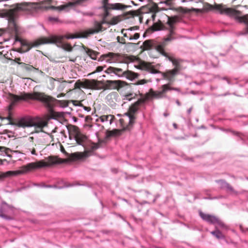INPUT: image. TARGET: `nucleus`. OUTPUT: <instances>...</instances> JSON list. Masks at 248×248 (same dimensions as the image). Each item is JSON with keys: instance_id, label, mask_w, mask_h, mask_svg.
<instances>
[{"instance_id": "obj_1", "label": "nucleus", "mask_w": 248, "mask_h": 248, "mask_svg": "<svg viewBox=\"0 0 248 248\" xmlns=\"http://www.w3.org/2000/svg\"><path fill=\"white\" fill-rule=\"evenodd\" d=\"M179 20V17L177 16L173 17H168V19L165 29L167 32L166 36L164 38L162 42L158 46H156V50L159 52L162 55L168 58L171 62L173 65L175 66L174 68H178V72L180 70L179 62L178 60L173 59L170 57L164 50V48L167 46L170 42L176 39L175 36L176 32L175 31V28L174 26Z\"/></svg>"}, {"instance_id": "obj_2", "label": "nucleus", "mask_w": 248, "mask_h": 248, "mask_svg": "<svg viewBox=\"0 0 248 248\" xmlns=\"http://www.w3.org/2000/svg\"><path fill=\"white\" fill-rule=\"evenodd\" d=\"M214 8L217 10L220 14H224L233 17L239 23L245 24L246 27L245 32L243 34H248V15L240 16L241 12L239 11L227 8L222 4H215Z\"/></svg>"}, {"instance_id": "obj_3", "label": "nucleus", "mask_w": 248, "mask_h": 248, "mask_svg": "<svg viewBox=\"0 0 248 248\" xmlns=\"http://www.w3.org/2000/svg\"><path fill=\"white\" fill-rule=\"evenodd\" d=\"M31 96L32 100L35 99L42 102L51 116V118L54 119V117L55 116V112L53 109L55 107L54 102L62 103V101L57 100L50 96L45 94L44 93L39 92L32 93Z\"/></svg>"}, {"instance_id": "obj_4", "label": "nucleus", "mask_w": 248, "mask_h": 248, "mask_svg": "<svg viewBox=\"0 0 248 248\" xmlns=\"http://www.w3.org/2000/svg\"><path fill=\"white\" fill-rule=\"evenodd\" d=\"M89 0H76L74 1V4L76 5H82ZM108 1L109 0H102V6L101 8L104 11L103 15L104 19L109 16V10L124 11L130 7L129 6L121 3H110Z\"/></svg>"}, {"instance_id": "obj_5", "label": "nucleus", "mask_w": 248, "mask_h": 248, "mask_svg": "<svg viewBox=\"0 0 248 248\" xmlns=\"http://www.w3.org/2000/svg\"><path fill=\"white\" fill-rule=\"evenodd\" d=\"M66 39H75V38H86V36H80V35H68L65 36H52L48 38H42L37 40L34 42H32V47H36L39 45L45 44H56L58 45H62V40L64 38Z\"/></svg>"}, {"instance_id": "obj_6", "label": "nucleus", "mask_w": 248, "mask_h": 248, "mask_svg": "<svg viewBox=\"0 0 248 248\" xmlns=\"http://www.w3.org/2000/svg\"><path fill=\"white\" fill-rule=\"evenodd\" d=\"M161 89V90L157 91H155L152 89H151L149 92V96L151 98L155 99H161L163 98L170 99V97L166 94L167 92L171 90L177 92L180 91L179 88L170 87V83L162 85Z\"/></svg>"}, {"instance_id": "obj_7", "label": "nucleus", "mask_w": 248, "mask_h": 248, "mask_svg": "<svg viewBox=\"0 0 248 248\" xmlns=\"http://www.w3.org/2000/svg\"><path fill=\"white\" fill-rule=\"evenodd\" d=\"M99 144L92 142L89 140L87 142L86 146H84V152H77L72 154V157L74 159H80L87 157L90 155V154L99 148Z\"/></svg>"}, {"instance_id": "obj_8", "label": "nucleus", "mask_w": 248, "mask_h": 248, "mask_svg": "<svg viewBox=\"0 0 248 248\" xmlns=\"http://www.w3.org/2000/svg\"><path fill=\"white\" fill-rule=\"evenodd\" d=\"M71 133L69 136V138L72 140L73 138L76 143L79 145L86 146L87 142L89 139L88 137L83 133H82L79 129L77 126H73L71 129Z\"/></svg>"}, {"instance_id": "obj_9", "label": "nucleus", "mask_w": 248, "mask_h": 248, "mask_svg": "<svg viewBox=\"0 0 248 248\" xmlns=\"http://www.w3.org/2000/svg\"><path fill=\"white\" fill-rule=\"evenodd\" d=\"M8 99L10 103L8 106V110L10 111L13 109L16 103L19 101H27L31 99V93L23 92L20 93L19 95H15L12 93H9Z\"/></svg>"}, {"instance_id": "obj_10", "label": "nucleus", "mask_w": 248, "mask_h": 248, "mask_svg": "<svg viewBox=\"0 0 248 248\" xmlns=\"http://www.w3.org/2000/svg\"><path fill=\"white\" fill-rule=\"evenodd\" d=\"M144 100L143 99H139L129 107L128 111L124 114L129 119V125L125 129V130H129V126H132L134 124V120L135 119L134 114L138 110L139 106L140 104L144 103Z\"/></svg>"}, {"instance_id": "obj_11", "label": "nucleus", "mask_w": 248, "mask_h": 248, "mask_svg": "<svg viewBox=\"0 0 248 248\" xmlns=\"http://www.w3.org/2000/svg\"><path fill=\"white\" fill-rule=\"evenodd\" d=\"M7 120L9 121V123L7 124L16 125L18 127H31V117L27 116L21 118L19 120L17 123H14L12 122V118L10 116L7 117H2L1 120Z\"/></svg>"}, {"instance_id": "obj_12", "label": "nucleus", "mask_w": 248, "mask_h": 248, "mask_svg": "<svg viewBox=\"0 0 248 248\" xmlns=\"http://www.w3.org/2000/svg\"><path fill=\"white\" fill-rule=\"evenodd\" d=\"M60 162L59 161L58 158L50 157L48 158V163H46L42 160L34 163L32 162V169L47 167L51 165L58 164Z\"/></svg>"}, {"instance_id": "obj_13", "label": "nucleus", "mask_w": 248, "mask_h": 248, "mask_svg": "<svg viewBox=\"0 0 248 248\" xmlns=\"http://www.w3.org/2000/svg\"><path fill=\"white\" fill-rule=\"evenodd\" d=\"M215 182L219 185L221 189H225L227 192L233 193L236 195L238 194V192L225 180L220 179L216 180Z\"/></svg>"}, {"instance_id": "obj_14", "label": "nucleus", "mask_w": 248, "mask_h": 248, "mask_svg": "<svg viewBox=\"0 0 248 248\" xmlns=\"http://www.w3.org/2000/svg\"><path fill=\"white\" fill-rule=\"evenodd\" d=\"M127 85L126 82L121 80H107L106 85L111 89H117Z\"/></svg>"}, {"instance_id": "obj_15", "label": "nucleus", "mask_w": 248, "mask_h": 248, "mask_svg": "<svg viewBox=\"0 0 248 248\" xmlns=\"http://www.w3.org/2000/svg\"><path fill=\"white\" fill-rule=\"evenodd\" d=\"M205 221L214 224L215 226H217V229L227 230L228 227L223 222L218 219V218H202Z\"/></svg>"}, {"instance_id": "obj_16", "label": "nucleus", "mask_w": 248, "mask_h": 248, "mask_svg": "<svg viewBox=\"0 0 248 248\" xmlns=\"http://www.w3.org/2000/svg\"><path fill=\"white\" fill-rule=\"evenodd\" d=\"M119 95L115 92H111L106 97V100L108 104L112 107H115L116 105V102L118 101Z\"/></svg>"}, {"instance_id": "obj_17", "label": "nucleus", "mask_w": 248, "mask_h": 248, "mask_svg": "<svg viewBox=\"0 0 248 248\" xmlns=\"http://www.w3.org/2000/svg\"><path fill=\"white\" fill-rule=\"evenodd\" d=\"M32 128H33L34 130H32V134L34 133H38L42 132L43 128L46 125V123L42 120H39L35 122L33 121L32 119Z\"/></svg>"}, {"instance_id": "obj_18", "label": "nucleus", "mask_w": 248, "mask_h": 248, "mask_svg": "<svg viewBox=\"0 0 248 248\" xmlns=\"http://www.w3.org/2000/svg\"><path fill=\"white\" fill-rule=\"evenodd\" d=\"M31 170V163H28L27 165L23 166L18 170L12 171V175L13 176H16L20 174H25L27 173Z\"/></svg>"}, {"instance_id": "obj_19", "label": "nucleus", "mask_w": 248, "mask_h": 248, "mask_svg": "<svg viewBox=\"0 0 248 248\" xmlns=\"http://www.w3.org/2000/svg\"><path fill=\"white\" fill-rule=\"evenodd\" d=\"M102 24L96 22L94 25V28H91L86 30L85 31V36L86 37L91 35L97 33L102 31Z\"/></svg>"}, {"instance_id": "obj_20", "label": "nucleus", "mask_w": 248, "mask_h": 248, "mask_svg": "<svg viewBox=\"0 0 248 248\" xmlns=\"http://www.w3.org/2000/svg\"><path fill=\"white\" fill-rule=\"evenodd\" d=\"M32 81H34L36 83L40 82L41 79L43 77V72L39 70L32 66Z\"/></svg>"}, {"instance_id": "obj_21", "label": "nucleus", "mask_w": 248, "mask_h": 248, "mask_svg": "<svg viewBox=\"0 0 248 248\" xmlns=\"http://www.w3.org/2000/svg\"><path fill=\"white\" fill-rule=\"evenodd\" d=\"M178 73V68H174L172 70H169L166 71L165 73H163L162 75L164 78H166L167 80H168L170 82H173L174 77Z\"/></svg>"}, {"instance_id": "obj_22", "label": "nucleus", "mask_w": 248, "mask_h": 248, "mask_svg": "<svg viewBox=\"0 0 248 248\" xmlns=\"http://www.w3.org/2000/svg\"><path fill=\"white\" fill-rule=\"evenodd\" d=\"M124 71L122 68H115L113 67H109L107 69L108 73H114L119 78L124 77Z\"/></svg>"}, {"instance_id": "obj_23", "label": "nucleus", "mask_w": 248, "mask_h": 248, "mask_svg": "<svg viewBox=\"0 0 248 248\" xmlns=\"http://www.w3.org/2000/svg\"><path fill=\"white\" fill-rule=\"evenodd\" d=\"M162 42V41L157 45H155V43L152 40H146L143 42L142 47L145 50H149L153 48H155L156 50V46L159 45Z\"/></svg>"}, {"instance_id": "obj_24", "label": "nucleus", "mask_w": 248, "mask_h": 248, "mask_svg": "<svg viewBox=\"0 0 248 248\" xmlns=\"http://www.w3.org/2000/svg\"><path fill=\"white\" fill-rule=\"evenodd\" d=\"M20 44L21 47L19 50L20 53L28 52L31 48V44L25 40H24Z\"/></svg>"}, {"instance_id": "obj_25", "label": "nucleus", "mask_w": 248, "mask_h": 248, "mask_svg": "<svg viewBox=\"0 0 248 248\" xmlns=\"http://www.w3.org/2000/svg\"><path fill=\"white\" fill-rule=\"evenodd\" d=\"M138 74L129 70H125L124 77L130 80H133L136 78H138Z\"/></svg>"}, {"instance_id": "obj_26", "label": "nucleus", "mask_w": 248, "mask_h": 248, "mask_svg": "<svg viewBox=\"0 0 248 248\" xmlns=\"http://www.w3.org/2000/svg\"><path fill=\"white\" fill-rule=\"evenodd\" d=\"M193 0H164L159 2V4H165L167 5L170 6L176 1H180L182 3L192 1Z\"/></svg>"}, {"instance_id": "obj_27", "label": "nucleus", "mask_w": 248, "mask_h": 248, "mask_svg": "<svg viewBox=\"0 0 248 248\" xmlns=\"http://www.w3.org/2000/svg\"><path fill=\"white\" fill-rule=\"evenodd\" d=\"M211 233L218 239H222L225 237L222 233L217 229V225L216 226V230L211 232Z\"/></svg>"}, {"instance_id": "obj_28", "label": "nucleus", "mask_w": 248, "mask_h": 248, "mask_svg": "<svg viewBox=\"0 0 248 248\" xmlns=\"http://www.w3.org/2000/svg\"><path fill=\"white\" fill-rule=\"evenodd\" d=\"M8 207V205L5 202H2L0 209V217H7L4 210Z\"/></svg>"}, {"instance_id": "obj_29", "label": "nucleus", "mask_w": 248, "mask_h": 248, "mask_svg": "<svg viewBox=\"0 0 248 248\" xmlns=\"http://www.w3.org/2000/svg\"><path fill=\"white\" fill-rule=\"evenodd\" d=\"M135 94L133 93H128L123 96V100L124 101V103H125L126 101H130L133 99L135 98Z\"/></svg>"}, {"instance_id": "obj_30", "label": "nucleus", "mask_w": 248, "mask_h": 248, "mask_svg": "<svg viewBox=\"0 0 248 248\" xmlns=\"http://www.w3.org/2000/svg\"><path fill=\"white\" fill-rule=\"evenodd\" d=\"M145 69L150 73L152 74H155L160 73V72L154 68L150 65H146L145 66Z\"/></svg>"}, {"instance_id": "obj_31", "label": "nucleus", "mask_w": 248, "mask_h": 248, "mask_svg": "<svg viewBox=\"0 0 248 248\" xmlns=\"http://www.w3.org/2000/svg\"><path fill=\"white\" fill-rule=\"evenodd\" d=\"M12 171H7L5 172H3L0 174V179H3L5 178L10 177L12 176Z\"/></svg>"}, {"instance_id": "obj_32", "label": "nucleus", "mask_w": 248, "mask_h": 248, "mask_svg": "<svg viewBox=\"0 0 248 248\" xmlns=\"http://www.w3.org/2000/svg\"><path fill=\"white\" fill-rule=\"evenodd\" d=\"M87 54L91 57V58L93 60H96V53L94 51L88 49L86 51Z\"/></svg>"}, {"instance_id": "obj_33", "label": "nucleus", "mask_w": 248, "mask_h": 248, "mask_svg": "<svg viewBox=\"0 0 248 248\" xmlns=\"http://www.w3.org/2000/svg\"><path fill=\"white\" fill-rule=\"evenodd\" d=\"M16 192L21 191L23 194L30 193V187H23L16 190Z\"/></svg>"}, {"instance_id": "obj_34", "label": "nucleus", "mask_w": 248, "mask_h": 248, "mask_svg": "<svg viewBox=\"0 0 248 248\" xmlns=\"http://www.w3.org/2000/svg\"><path fill=\"white\" fill-rule=\"evenodd\" d=\"M75 88L76 89H80L81 88H85L84 83L80 80H78L74 85Z\"/></svg>"}, {"instance_id": "obj_35", "label": "nucleus", "mask_w": 248, "mask_h": 248, "mask_svg": "<svg viewBox=\"0 0 248 248\" xmlns=\"http://www.w3.org/2000/svg\"><path fill=\"white\" fill-rule=\"evenodd\" d=\"M74 186V185H70L66 186H65L57 187L55 185H46V186H45V187H47V188H58V189H62V188H64V187H68L72 186Z\"/></svg>"}, {"instance_id": "obj_36", "label": "nucleus", "mask_w": 248, "mask_h": 248, "mask_svg": "<svg viewBox=\"0 0 248 248\" xmlns=\"http://www.w3.org/2000/svg\"><path fill=\"white\" fill-rule=\"evenodd\" d=\"M109 118H112V115H102L100 117V119L101 122H108V120Z\"/></svg>"}, {"instance_id": "obj_37", "label": "nucleus", "mask_w": 248, "mask_h": 248, "mask_svg": "<svg viewBox=\"0 0 248 248\" xmlns=\"http://www.w3.org/2000/svg\"><path fill=\"white\" fill-rule=\"evenodd\" d=\"M119 54H116L112 52H109L108 54L104 55L105 57H110L111 58H117L119 56Z\"/></svg>"}, {"instance_id": "obj_38", "label": "nucleus", "mask_w": 248, "mask_h": 248, "mask_svg": "<svg viewBox=\"0 0 248 248\" xmlns=\"http://www.w3.org/2000/svg\"><path fill=\"white\" fill-rule=\"evenodd\" d=\"M22 82L25 84V85H28V87L31 85V78H23L22 79Z\"/></svg>"}, {"instance_id": "obj_39", "label": "nucleus", "mask_w": 248, "mask_h": 248, "mask_svg": "<svg viewBox=\"0 0 248 248\" xmlns=\"http://www.w3.org/2000/svg\"><path fill=\"white\" fill-rule=\"evenodd\" d=\"M76 106H80L83 108L87 112H89L91 111V108L90 107H87L84 106L81 103L79 102L78 105H75Z\"/></svg>"}, {"instance_id": "obj_40", "label": "nucleus", "mask_w": 248, "mask_h": 248, "mask_svg": "<svg viewBox=\"0 0 248 248\" xmlns=\"http://www.w3.org/2000/svg\"><path fill=\"white\" fill-rule=\"evenodd\" d=\"M63 48L68 51H71L72 50V47L70 45L68 44H64L63 45Z\"/></svg>"}, {"instance_id": "obj_41", "label": "nucleus", "mask_w": 248, "mask_h": 248, "mask_svg": "<svg viewBox=\"0 0 248 248\" xmlns=\"http://www.w3.org/2000/svg\"><path fill=\"white\" fill-rule=\"evenodd\" d=\"M48 20L52 22H57L59 21V19L57 17L49 16L48 17Z\"/></svg>"}, {"instance_id": "obj_42", "label": "nucleus", "mask_w": 248, "mask_h": 248, "mask_svg": "<svg viewBox=\"0 0 248 248\" xmlns=\"http://www.w3.org/2000/svg\"><path fill=\"white\" fill-rule=\"evenodd\" d=\"M65 87V84L64 83H61L60 84L59 87H58V91L59 92L62 91L64 88Z\"/></svg>"}, {"instance_id": "obj_43", "label": "nucleus", "mask_w": 248, "mask_h": 248, "mask_svg": "<svg viewBox=\"0 0 248 248\" xmlns=\"http://www.w3.org/2000/svg\"><path fill=\"white\" fill-rule=\"evenodd\" d=\"M8 13L3 10H0V17L3 18L7 16Z\"/></svg>"}, {"instance_id": "obj_44", "label": "nucleus", "mask_w": 248, "mask_h": 248, "mask_svg": "<svg viewBox=\"0 0 248 248\" xmlns=\"http://www.w3.org/2000/svg\"><path fill=\"white\" fill-rule=\"evenodd\" d=\"M199 215L200 217H215L214 216L211 215H206L203 213L201 211H199Z\"/></svg>"}, {"instance_id": "obj_45", "label": "nucleus", "mask_w": 248, "mask_h": 248, "mask_svg": "<svg viewBox=\"0 0 248 248\" xmlns=\"http://www.w3.org/2000/svg\"><path fill=\"white\" fill-rule=\"evenodd\" d=\"M118 23V19L116 17H114L110 21L111 25H115Z\"/></svg>"}, {"instance_id": "obj_46", "label": "nucleus", "mask_w": 248, "mask_h": 248, "mask_svg": "<svg viewBox=\"0 0 248 248\" xmlns=\"http://www.w3.org/2000/svg\"><path fill=\"white\" fill-rule=\"evenodd\" d=\"M67 7H68V5H61L60 7H56V8L59 9V11H62V10H64L65 9H66Z\"/></svg>"}, {"instance_id": "obj_47", "label": "nucleus", "mask_w": 248, "mask_h": 248, "mask_svg": "<svg viewBox=\"0 0 248 248\" xmlns=\"http://www.w3.org/2000/svg\"><path fill=\"white\" fill-rule=\"evenodd\" d=\"M103 70V67L102 66H98L96 67L95 71L94 73H98L101 72Z\"/></svg>"}, {"instance_id": "obj_48", "label": "nucleus", "mask_w": 248, "mask_h": 248, "mask_svg": "<svg viewBox=\"0 0 248 248\" xmlns=\"http://www.w3.org/2000/svg\"><path fill=\"white\" fill-rule=\"evenodd\" d=\"M132 37L133 39H134V40H137L139 38L140 34L138 33H136L134 34V35Z\"/></svg>"}, {"instance_id": "obj_49", "label": "nucleus", "mask_w": 248, "mask_h": 248, "mask_svg": "<svg viewBox=\"0 0 248 248\" xmlns=\"http://www.w3.org/2000/svg\"><path fill=\"white\" fill-rule=\"evenodd\" d=\"M145 83H146V81L145 80H144V79L140 80L138 82V84L142 85V84H144Z\"/></svg>"}, {"instance_id": "obj_50", "label": "nucleus", "mask_w": 248, "mask_h": 248, "mask_svg": "<svg viewBox=\"0 0 248 248\" xmlns=\"http://www.w3.org/2000/svg\"><path fill=\"white\" fill-rule=\"evenodd\" d=\"M83 15L84 16H93V14L92 12H86V13H83Z\"/></svg>"}, {"instance_id": "obj_51", "label": "nucleus", "mask_w": 248, "mask_h": 248, "mask_svg": "<svg viewBox=\"0 0 248 248\" xmlns=\"http://www.w3.org/2000/svg\"><path fill=\"white\" fill-rule=\"evenodd\" d=\"M24 40H22L21 39L19 38L18 36H16L15 37V41L16 42H19L20 44L21 42H22Z\"/></svg>"}, {"instance_id": "obj_52", "label": "nucleus", "mask_w": 248, "mask_h": 248, "mask_svg": "<svg viewBox=\"0 0 248 248\" xmlns=\"http://www.w3.org/2000/svg\"><path fill=\"white\" fill-rule=\"evenodd\" d=\"M114 118V117L113 115H112L111 119V118H109L108 119V121L109 122V123L110 124H112Z\"/></svg>"}, {"instance_id": "obj_53", "label": "nucleus", "mask_w": 248, "mask_h": 248, "mask_svg": "<svg viewBox=\"0 0 248 248\" xmlns=\"http://www.w3.org/2000/svg\"><path fill=\"white\" fill-rule=\"evenodd\" d=\"M137 176H135V175H129V176H126L125 177V179H131V178H135Z\"/></svg>"}, {"instance_id": "obj_54", "label": "nucleus", "mask_w": 248, "mask_h": 248, "mask_svg": "<svg viewBox=\"0 0 248 248\" xmlns=\"http://www.w3.org/2000/svg\"><path fill=\"white\" fill-rule=\"evenodd\" d=\"M65 96V94H64V93H61V94H60L58 95L57 96V98H61V97H63V96Z\"/></svg>"}, {"instance_id": "obj_55", "label": "nucleus", "mask_w": 248, "mask_h": 248, "mask_svg": "<svg viewBox=\"0 0 248 248\" xmlns=\"http://www.w3.org/2000/svg\"><path fill=\"white\" fill-rule=\"evenodd\" d=\"M192 109V107H191V108H190L187 110V112L188 114H190L191 112V110Z\"/></svg>"}, {"instance_id": "obj_56", "label": "nucleus", "mask_w": 248, "mask_h": 248, "mask_svg": "<svg viewBox=\"0 0 248 248\" xmlns=\"http://www.w3.org/2000/svg\"><path fill=\"white\" fill-rule=\"evenodd\" d=\"M176 103L179 106H180L181 105V103L178 100H176Z\"/></svg>"}, {"instance_id": "obj_57", "label": "nucleus", "mask_w": 248, "mask_h": 248, "mask_svg": "<svg viewBox=\"0 0 248 248\" xmlns=\"http://www.w3.org/2000/svg\"><path fill=\"white\" fill-rule=\"evenodd\" d=\"M172 125H173V127H174V128L175 129H177V125L176 124L173 123Z\"/></svg>"}, {"instance_id": "obj_58", "label": "nucleus", "mask_w": 248, "mask_h": 248, "mask_svg": "<svg viewBox=\"0 0 248 248\" xmlns=\"http://www.w3.org/2000/svg\"><path fill=\"white\" fill-rule=\"evenodd\" d=\"M118 130L117 129L114 130V131H112V133H113L112 135L116 134V132H118Z\"/></svg>"}, {"instance_id": "obj_59", "label": "nucleus", "mask_w": 248, "mask_h": 248, "mask_svg": "<svg viewBox=\"0 0 248 248\" xmlns=\"http://www.w3.org/2000/svg\"><path fill=\"white\" fill-rule=\"evenodd\" d=\"M32 155H36L35 151L34 149H32Z\"/></svg>"}, {"instance_id": "obj_60", "label": "nucleus", "mask_w": 248, "mask_h": 248, "mask_svg": "<svg viewBox=\"0 0 248 248\" xmlns=\"http://www.w3.org/2000/svg\"><path fill=\"white\" fill-rule=\"evenodd\" d=\"M163 115L165 117H167L169 115V114L167 113H164Z\"/></svg>"}, {"instance_id": "obj_61", "label": "nucleus", "mask_w": 248, "mask_h": 248, "mask_svg": "<svg viewBox=\"0 0 248 248\" xmlns=\"http://www.w3.org/2000/svg\"><path fill=\"white\" fill-rule=\"evenodd\" d=\"M129 40H134V39H133V37L131 36H130L129 39H128Z\"/></svg>"}, {"instance_id": "obj_62", "label": "nucleus", "mask_w": 248, "mask_h": 248, "mask_svg": "<svg viewBox=\"0 0 248 248\" xmlns=\"http://www.w3.org/2000/svg\"><path fill=\"white\" fill-rule=\"evenodd\" d=\"M56 128H55L54 130H53L52 131V133H55V132H56Z\"/></svg>"}, {"instance_id": "obj_63", "label": "nucleus", "mask_w": 248, "mask_h": 248, "mask_svg": "<svg viewBox=\"0 0 248 248\" xmlns=\"http://www.w3.org/2000/svg\"><path fill=\"white\" fill-rule=\"evenodd\" d=\"M229 94V93H225V94H223L222 95H223V96H226V95H228V94Z\"/></svg>"}, {"instance_id": "obj_64", "label": "nucleus", "mask_w": 248, "mask_h": 248, "mask_svg": "<svg viewBox=\"0 0 248 248\" xmlns=\"http://www.w3.org/2000/svg\"><path fill=\"white\" fill-rule=\"evenodd\" d=\"M244 7H245L246 8L248 9V5H246L244 6Z\"/></svg>"}]
</instances>
